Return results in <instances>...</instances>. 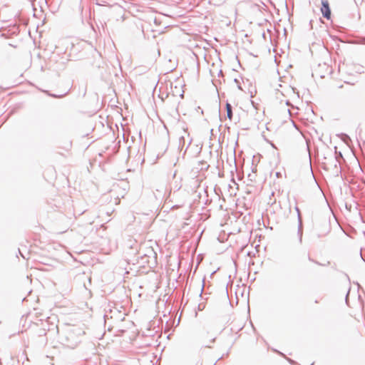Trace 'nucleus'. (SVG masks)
<instances>
[{"instance_id":"obj_1","label":"nucleus","mask_w":365,"mask_h":365,"mask_svg":"<svg viewBox=\"0 0 365 365\" xmlns=\"http://www.w3.org/2000/svg\"><path fill=\"white\" fill-rule=\"evenodd\" d=\"M322 8L321 11L323 14V16L327 19H329L331 17V10L329 8V2L327 0H322Z\"/></svg>"},{"instance_id":"obj_2","label":"nucleus","mask_w":365,"mask_h":365,"mask_svg":"<svg viewBox=\"0 0 365 365\" xmlns=\"http://www.w3.org/2000/svg\"><path fill=\"white\" fill-rule=\"evenodd\" d=\"M275 176L277 179H281L286 177V171L284 168H279V170L275 173Z\"/></svg>"},{"instance_id":"obj_3","label":"nucleus","mask_w":365,"mask_h":365,"mask_svg":"<svg viewBox=\"0 0 365 365\" xmlns=\"http://www.w3.org/2000/svg\"><path fill=\"white\" fill-rule=\"evenodd\" d=\"M226 110H227V118H229V120H232V106L229 103H227L226 104Z\"/></svg>"}]
</instances>
